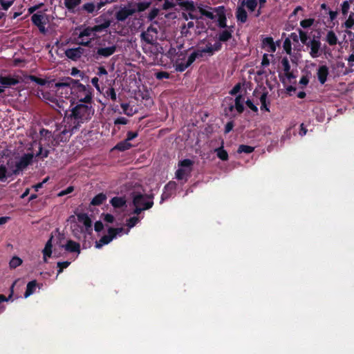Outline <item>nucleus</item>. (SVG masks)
Here are the masks:
<instances>
[{"instance_id": "nucleus-46", "label": "nucleus", "mask_w": 354, "mask_h": 354, "mask_svg": "<svg viewBox=\"0 0 354 354\" xmlns=\"http://www.w3.org/2000/svg\"><path fill=\"white\" fill-rule=\"evenodd\" d=\"M349 8H350V6H349L348 2L347 1H344L343 3L342 4V14L346 15L348 13Z\"/></svg>"}, {"instance_id": "nucleus-36", "label": "nucleus", "mask_w": 354, "mask_h": 354, "mask_svg": "<svg viewBox=\"0 0 354 354\" xmlns=\"http://www.w3.org/2000/svg\"><path fill=\"white\" fill-rule=\"evenodd\" d=\"M22 260L18 257H13L10 261L9 266L10 268H16L22 263Z\"/></svg>"}, {"instance_id": "nucleus-25", "label": "nucleus", "mask_w": 354, "mask_h": 354, "mask_svg": "<svg viewBox=\"0 0 354 354\" xmlns=\"http://www.w3.org/2000/svg\"><path fill=\"white\" fill-rule=\"evenodd\" d=\"M326 41L330 46L336 45L337 43V37L333 31L330 30L326 34Z\"/></svg>"}, {"instance_id": "nucleus-37", "label": "nucleus", "mask_w": 354, "mask_h": 354, "mask_svg": "<svg viewBox=\"0 0 354 354\" xmlns=\"http://www.w3.org/2000/svg\"><path fill=\"white\" fill-rule=\"evenodd\" d=\"M8 171L4 165H0V180L4 181L7 178Z\"/></svg>"}, {"instance_id": "nucleus-18", "label": "nucleus", "mask_w": 354, "mask_h": 354, "mask_svg": "<svg viewBox=\"0 0 354 354\" xmlns=\"http://www.w3.org/2000/svg\"><path fill=\"white\" fill-rule=\"evenodd\" d=\"M328 73V68L326 66L323 65L318 68L317 75L320 84H324L326 82Z\"/></svg>"}, {"instance_id": "nucleus-48", "label": "nucleus", "mask_w": 354, "mask_h": 354, "mask_svg": "<svg viewBox=\"0 0 354 354\" xmlns=\"http://www.w3.org/2000/svg\"><path fill=\"white\" fill-rule=\"evenodd\" d=\"M176 184L175 182H169L165 187V189L166 191H169V192L174 191L176 189Z\"/></svg>"}, {"instance_id": "nucleus-57", "label": "nucleus", "mask_w": 354, "mask_h": 354, "mask_svg": "<svg viewBox=\"0 0 354 354\" xmlns=\"http://www.w3.org/2000/svg\"><path fill=\"white\" fill-rule=\"evenodd\" d=\"M99 79L97 77H93L91 79L92 84L95 87L97 91H100V85L98 84Z\"/></svg>"}, {"instance_id": "nucleus-31", "label": "nucleus", "mask_w": 354, "mask_h": 354, "mask_svg": "<svg viewBox=\"0 0 354 354\" xmlns=\"http://www.w3.org/2000/svg\"><path fill=\"white\" fill-rule=\"evenodd\" d=\"M136 215V216H132L127 220V225L129 228H132L140 221L142 218H140L137 214Z\"/></svg>"}, {"instance_id": "nucleus-43", "label": "nucleus", "mask_w": 354, "mask_h": 354, "mask_svg": "<svg viewBox=\"0 0 354 354\" xmlns=\"http://www.w3.org/2000/svg\"><path fill=\"white\" fill-rule=\"evenodd\" d=\"M95 5L93 3H86L83 6L84 10L88 13H92L95 10Z\"/></svg>"}, {"instance_id": "nucleus-63", "label": "nucleus", "mask_w": 354, "mask_h": 354, "mask_svg": "<svg viewBox=\"0 0 354 354\" xmlns=\"http://www.w3.org/2000/svg\"><path fill=\"white\" fill-rule=\"evenodd\" d=\"M309 80L306 76H303L299 81V84L303 86H306L308 83Z\"/></svg>"}, {"instance_id": "nucleus-33", "label": "nucleus", "mask_w": 354, "mask_h": 354, "mask_svg": "<svg viewBox=\"0 0 354 354\" xmlns=\"http://www.w3.org/2000/svg\"><path fill=\"white\" fill-rule=\"evenodd\" d=\"M131 146L129 141L126 139L124 141L118 143L115 148L120 151H125L130 149Z\"/></svg>"}, {"instance_id": "nucleus-61", "label": "nucleus", "mask_w": 354, "mask_h": 354, "mask_svg": "<svg viewBox=\"0 0 354 354\" xmlns=\"http://www.w3.org/2000/svg\"><path fill=\"white\" fill-rule=\"evenodd\" d=\"M103 229V224L100 221H97L95 223V230L97 232H100Z\"/></svg>"}, {"instance_id": "nucleus-64", "label": "nucleus", "mask_w": 354, "mask_h": 354, "mask_svg": "<svg viewBox=\"0 0 354 354\" xmlns=\"http://www.w3.org/2000/svg\"><path fill=\"white\" fill-rule=\"evenodd\" d=\"M158 12V9H153V10H151L150 14H149L150 19H154L157 16Z\"/></svg>"}, {"instance_id": "nucleus-58", "label": "nucleus", "mask_w": 354, "mask_h": 354, "mask_svg": "<svg viewBox=\"0 0 354 354\" xmlns=\"http://www.w3.org/2000/svg\"><path fill=\"white\" fill-rule=\"evenodd\" d=\"M247 106L250 109H252V111H258V109L257 107L252 103V102L250 100H248L246 102H245Z\"/></svg>"}, {"instance_id": "nucleus-55", "label": "nucleus", "mask_w": 354, "mask_h": 354, "mask_svg": "<svg viewBox=\"0 0 354 354\" xmlns=\"http://www.w3.org/2000/svg\"><path fill=\"white\" fill-rule=\"evenodd\" d=\"M104 220L107 223H112L114 221V217L110 214H106L104 215Z\"/></svg>"}, {"instance_id": "nucleus-2", "label": "nucleus", "mask_w": 354, "mask_h": 354, "mask_svg": "<svg viewBox=\"0 0 354 354\" xmlns=\"http://www.w3.org/2000/svg\"><path fill=\"white\" fill-rule=\"evenodd\" d=\"M94 112L95 110L91 104H77L70 113L65 115L64 129L55 136L56 142L67 141L75 130L91 119Z\"/></svg>"}, {"instance_id": "nucleus-6", "label": "nucleus", "mask_w": 354, "mask_h": 354, "mask_svg": "<svg viewBox=\"0 0 354 354\" xmlns=\"http://www.w3.org/2000/svg\"><path fill=\"white\" fill-rule=\"evenodd\" d=\"M33 158L32 153H26L24 156L10 158L7 162L8 175H17L30 164Z\"/></svg>"}, {"instance_id": "nucleus-23", "label": "nucleus", "mask_w": 354, "mask_h": 354, "mask_svg": "<svg viewBox=\"0 0 354 354\" xmlns=\"http://www.w3.org/2000/svg\"><path fill=\"white\" fill-rule=\"evenodd\" d=\"M114 239L113 236L108 233L107 235L103 236L99 241L96 242L95 247L100 248L102 245L108 244Z\"/></svg>"}, {"instance_id": "nucleus-60", "label": "nucleus", "mask_w": 354, "mask_h": 354, "mask_svg": "<svg viewBox=\"0 0 354 354\" xmlns=\"http://www.w3.org/2000/svg\"><path fill=\"white\" fill-rule=\"evenodd\" d=\"M97 75L99 76H101L103 75H107V71L103 66H100L98 68Z\"/></svg>"}, {"instance_id": "nucleus-21", "label": "nucleus", "mask_w": 354, "mask_h": 354, "mask_svg": "<svg viewBox=\"0 0 354 354\" xmlns=\"http://www.w3.org/2000/svg\"><path fill=\"white\" fill-rule=\"evenodd\" d=\"M77 221L79 223L82 224L86 229H88L91 226V221L86 214H78Z\"/></svg>"}, {"instance_id": "nucleus-16", "label": "nucleus", "mask_w": 354, "mask_h": 354, "mask_svg": "<svg viewBox=\"0 0 354 354\" xmlns=\"http://www.w3.org/2000/svg\"><path fill=\"white\" fill-rule=\"evenodd\" d=\"M135 12V9L131 7H124L120 9L115 14V17L118 21H124L128 17Z\"/></svg>"}, {"instance_id": "nucleus-50", "label": "nucleus", "mask_w": 354, "mask_h": 354, "mask_svg": "<svg viewBox=\"0 0 354 354\" xmlns=\"http://www.w3.org/2000/svg\"><path fill=\"white\" fill-rule=\"evenodd\" d=\"M241 88V85L239 83L233 87V88L230 91V93L232 95H235L240 91Z\"/></svg>"}, {"instance_id": "nucleus-45", "label": "nucleus", "mask_w": 354, "mask_h": 354, "mask_svg": "<svg viewBox=\"0 0 354 354\" xmlns=\"http://www.w3.org/2000/svg\"><path fill=\"white\" fill-rule=\"evenodd\" d=\"M313 21H314V20L313 19H304L300 22V25L303 28H306L311 26L313 24Z\"/></svg>"}, {"instance_id": "nucleus-22", "label": "nucleus", "mask_w": 354, "mask_h": 354, "mask_svg": "<svg viewBox=\"0 0 354 354\" xmlns=\"http://www.w3.org/2000/svg\"><path fill=\"white\" fill-rule=\"evenodd\" d=\"M19 81L15 78L10 77H0V84L3 86L8 87L10 86L16 85Z\"/></svg>"}, {"instance_id": "nucleus-10", "label": "nucleus", "mask_w": 354, "mask_h": 354, "mask_svg": "<svg viewBox=\"0 0 354 354\" xmlns=\"http://www.w3.org/2000/svg\"><path fill=\"white\" fill-rule=\"evenodd\" d=\"M64 248L66 251L68 252H77V253L80 252V245L79 243L69 240L67 241L66 244H63L61 241V239L59 241H57V243L54 245V254L55 257H59L61 255L60 250Z\"/></svg>"}, {"instance_id": "nucleus-42", "label": "nucleus", "mask_w": 354, "mask_h": 354, "mask_svg": "<svg viewBox=\"0 0 354 354\" xmlns=\"http://www.w3.org/2000/svg\"><path fill=\"white\" fill-rule=\"evenodd\" d=\"M347 28H351L354 26V14L352 13L349 15L348 18L344 24Z\"/></svg>"}, {"instance_id": "nucleus-41", "label": "nucleus", "mask_w": 354, "mask_h": 354, "mask_svg": "<svg viewBox=\"0 0 354 354\" xmlns=\"http://www.w3.org/2000/svg\"><path fill=\"white\" fill-rule=\"evenodd\" d=\"M266 99H267V93H263L260 97V102L261 104V109H264L268 111L269 109L267 107Z\"/></svg>"}, {"instance_id": "nucleus-44", "label": "nucleus", "mask_w": 354, "mask_h": 354, "mask_svg": "<svg viewBox=\"0 0 354 354\" xmlns=\"http://www.w3.org/2000/svg\"><path fill=\"white\" fill-rule=\"evenodd\" d=\"M70 263H71L68 261L58 262L57 266L59 267V269L58 270L57 275L62 272L64 268H66L70 265Z\"/></svg>"}, {"instance_id": "nucleus-20", "label": "nucleus", "mask_w": 354, "mask_h": 354, "mask_svg": "<svg viewBox=\"0 0 354 354\" xmlns=\"http://www.w3.org/2000/svg\"><path fill=\"white\" fill-rule=\"evenodd\" d=\"M53 236L50 238V239L47 241L46 243L45 248L43 250V254H44V261L45 262L47 261V257H50L53 252Z\"/></svg>"}, {"instance_id": "nucleus-52", "label": "nucleus", "mask_w": 354, "mask_h": 354, "mask_svg": "<svg viewBox=\"0 0 354 354\" xmlns=\"http://www.w3.org/2000/svg\"><path fill=\"white\" fill-rule=\"evenodd\" d=\"M175 5H176L175 3H174L172 1H169V0H165L164 4L162 5V8H163V9L167 10V9L174 7Z\"/></svg>"}, {"instance_id": "nucleus-11", "label": "nucleus", "mask_w": 354, "mask_h": 354, "mask_svg": "<svg viewBox=\"0 0 354 354\" xmlns=\"http://www.w3.org/2000/svg\"><path fill=\"white\" fill-rule=\"evenodd\" d=\"M143 51L155 61L159 54L162 53V46L157 42L145 43L142 46Z\"/></svg>"}, {"instance_id": "nucleus-54", "label": "nucleus", "mask_w": 354, "mask_h": 354, "mask_svg": "<svg viewBox=\"0 0 354 354\" xmlns=\"http://www.w3.org/2000/svg\"><path fill=\"white\" fill-rule=\"evenodd\" d=\"M48 155V151L44 150L41 146H39V151L37 153V156H41L42 158H46Z\"/></svg>"}, {"instance_id": "nucleus-34", "label": "nucleus", "mask_w": 354, "mask_h": 354, "mask_svg": "<svg viewBox=\"0 0 354 354\" xmlns=\"http://www.w3.org/2000/svg\"><path fill=\"white\" fill-rule=\"evenodd\" d=\"M217 156L222 160H227L228 158V154L225 150L223 149V147L216 149Z\"/></svg>"}, {"instance_id": "nucleus-26", "label": "nucleus", "mask_w": 354, "mask_h": 354, "mask_svg": "<svg viewBox=\"0 0 354 354\" xmlns=\"http://www.w3.org/2000/svg\"><path fill=\"white\" fill-rule=\"evenodd\" d=\"M263 45L264 47H268V50L274 53L276 50V46L274 44L273 39L271 37H266L263 40Z\"/></svg>"}, {"instance_id": "nucleus-12", "label": "nucleus", "mask_w": 354, "mask_h": 354, "mask_svg": "<svg viewBox=\"0 0 354 354\" xmlns=\"http://www.w3.org/2000/svg\"><path fill=\"white\" fill-rule=\"evenodd\" d=\"M158 28L153 26H150L147 30L141 34L142 39L145 43L157 42Z\"/></svg>"}, {"instance_id": "nucleus-9", "label": "nucleus", "mask_w": 354, "mask_h": 354, "mask_svg": "<svg viewBox=\"0 0 354 354\" xmlns=\"http://www.w3.org/2000/svg\"><path fill=\"white\" fill-rule=\"evenodd\" d=\"M194 162L189 159H185L178 162V169L176 171V178L178 180H187V177L192 171Z\"/></svg>"}, {"instance_id": "nucleus-17", "label": "nucleus", "mask_w": 354, "mask_h": 354, "mask_svg": "<svg viewBox=\"0 0 354 354\" xmlns=\"http://www.w3.org/2000/svg\"><path fill=\"white\" fill-rule=\"evenodd\" d=\"M84 53V50L81 47L69 48L65 51L66 57L73 60H77Z\"/></svg>"}, {"instance_id": "nucleus-40", "label": "nucleus", "mask_w": 354, "mask_h": 354, "mask_svg": "<svg viewBox=\"0 0 354 354\" xmlns=\"http://www.w3.org/2000/svg\"><path fill=\"white\" fill-rule=\"evenodd\" d=\"M124 232V229L122 227L118 228H110L109 234L113 236L115 238L118 235L120 236Z\"/></svg>"}, {"instance_id": "nucleus-30", "label": "nucleus", "mask_w": 354, "mask_h": 354, "mask_svg": "<svg viewBox=\"0 0 354 354\" xmlns=\"http://www.w3.org/2000/svg\"><path fill=\"white\" fill-rule=\"evenodd\" d=\"M65 6L69 10H72L75 7L80 5L81 0H64Z\"/></svg>"}, {"instance_id": "nucleus-51", "label": "nucleus", "mask_w": 354, "mask_h": 354, "mask_svg": "<svg viewBox=\"0 0 354 354\" xmlns=\"http://www.w3.org/2000/svg\"><path fill=\"white\" fill-rule=\"evenodd\" d=\"M13 287H14V284L11 287V293L8 297H6L3 295H0V303L2 301H7L10 299V298L12 297V294H13Z\"/></svg>"}, {"instance_id": "nucleus-28", "label": "nucleus", "mask_w": 354, "mask_h": 354, "mask_svg": "<svg viewBox=\"0 0 354 354\" xmlns=\"http://www.w3.org/2000/svg\"><path fill=\"white\" fill-rule=\"evenodd\" d=\"M106 199V196L102 193L95 196L91 201V205H99L102 204Z\"/></svg>"}, {"instance_id": "nucleus-39", "label": "nucleus", "mask_w": 354, "mask_h": 354, "mask_svg": "<svg viewBox=\"0 0 354 354\" xmlns=\"http://www.w3.org/2000/svg\"><path fill=\"white\" fill-rule=\"evenodd\" d=\"M283 47L284 50L286 52L287 54L290 55L291 54V41L289 39H286L283 44Z\"/></svg>"}, {"instance_id": "nucleus-59", "label": "nucleus", "mask_w": 354, "mask_h": 354, "mask_svg": "<svg viewBox=\"0 0 354 354\" xmlns=\"http://www.w3.org/2000/svg\"><path fill=\"white\" fill-rule=\"evenodd\" d=\"M137 136H138V133L136 132L129 131L127 133V140L130 141V140L134 139L135 138H136Z\"/></svg>"}, {"instance_id": "nucleus-14", "label": "nucleus", "mask_w": 354, "mask_h": 354, "mask_svg": "<svg viewBox=\"0 0 354 354\" xmlns=\"http://www.w3.org/2000/svg\"><path fill=\"white\" fill-rule=\"evenodd\" d=\"M116 48V46L113 44L109 46H102L100 44L96 51V57L97 59L102 57H108L115 53Z\"/></svg>"}, {"instance_id": "nucleus-3", "label": "nucleus", "mask_w": 354, "mask_h": 354, "mask_svg": "<svg viewBox=\"0 0 354 354\" xmlns=\"http://www.w3.org/2000/svg\"><path fill=\"white\" fill-rule=\"evenodd\" d=\"M265 3L266 0H239L235 12L237 22L244 24L247 21L248 15L245 10L246 8L250 13H254V17H259Z\"/></svg>"}, {"instance_id": "nucleus-8", "label": "nucleus", "mask_w": 354, "mask_h": 354, "mask_svg": "<svg viewBox=\"0 0 354 354\" xmlns=\"http://www.w3.org/2000/svg\"><path fill=\"white\" fill-rule=\"evenodd\" d=\"M221 48V43L219 41L207 42L204 46H200L196 51L192 53V55L196 59L201 57L204 55H212L215 52L218 51Z\"/></svg>"}, {"instance_id": "nucleus-27", "label": "nucleus", "mask_w": 354, "mask_h": 354, "mask_svg": "<svg viewBox=\"0 0 354 354\" xmlns=\"http://www.w3.org/2000/svg\"><path fill=\"white\" fill-rule=\"evenodd\" d=\"M235 108L237 111L238 113H241L244 110V106H243V102H244V99L243 98L242 95H238L236 99H235Z\"/></svg>"}, {"instance_id": "nucleus-5", "label": "nucleus", "mask_w": 354, "mask_h": 354, "mask_svg": "<svg viewBox=\"0 0 354 354\" xmlns=\"http://www.w3.org/2000/svg\"><path fill=\"white\" fill-rule=\"evenodd\" d=\"M110 24V21L106 20L101 24L84 28L79 34L78 44L82 46H88L91 42L96 38V34L106 30Z\"/></svg>"}, {"instance_id": "nucleus-4", "label": "nucleus", "mask_w": 354, "mask_h": 354, "mask_svg": "<svg viewBox=\"0 0 354 354\" xmlns=\"http://www.w3.org/2000/svg\"><path fill=\"white\" fill-rule=\"evenodd\" d=\"M198 10L201 15V17L217 22L220 28L227 27L226 11L223 6L211 7L207 5L200 4L198 6Z\"/></svg>"}, {"instance_id": "nucleus-19", "label": "nucleus", "mask_w": 354, "mask_h": 354, "mask_svg": "<svg viewBox=\"0 0 354 354\" xmlns=\"http://www.w3.org/2000/svg\"><path fill=\"white\" fill-rule=\"evenodd\" d=\"M196 60V58L192 55V53L189 56L186 62H176V71L179 72L184 71L187 68H188L194 61Z\"/></svg>"}, {"instance_id": "nucleus-53", "label": "nucleus", "mask_w": 354, "mask_h": 354, "mask_svg": "<svg viewBox=\"0 0 354 354\" xmlns=\"http://www.w3.org/2000/svg\"><path fill=\"white\" fill-rule=\"evenodd\" d=\"M30 79L39 85H44L46 84V80L35 76H30Z\"/></svg>"}, {"instance_id": "nucleus-13", "label": "nucleus", "mask_w": 354, "mask_h": 354, "mask_svg": "<svg viewBox=\"0 0 354 354\" xmlns=\"http://www.w3.org/2000/svg\"><path fill=\"white\" fill-rule=\"evenodd\" d=\"M32 23L37 26L41 32H46L45 25L48 21V17L43 13H36L31 17Z\"/></svg>"}, {"instance_id": "nucleus-49", "label": "nucleus", "mask_w": 354, "mask_h": 354, "mask_svg": "<svg viewBox=\"0 0 354 354\" xmlns=\"http://www.w3.org/2000/svg\"><path fill=\"white\" fill-rule=\"evenodd\" d=\"M156 77L158 80H162L164 78L167 79V78H169V74L167 72L162 71V72L157 73L156 74Z\"/></svg>"}, {"instance_id": "nucleus-56", "label": "nucleus", "mask_w": 354, "mask_h": 354, "mask_svg": "<svg viewBox=\"0 0 354 354\" xmlns=\"http://www.w3.org/2000/svg\"><path fill=\"white\" fill-rule=\"evenodd\" d=\"M127 122V120L124 117L118 118L115 120V124H126Z\"/></svg>"}, {"instance_id": "nucleus-62", "label": "nucleus", "mask_w": 354, "mask_h": 354, "mask_svg": "<svg viewBox=\"0 0 354 354\" xmlns=\"http://www.w3.org/2000/svg\"><path fill=\"white\" fill-rule=\"evenodd\" d=\"M233 123L232 122H229L225 125V132L229 133L233 129Z\"/></svg>"}, {"instance_id": "nucleus-38", "label": "nucleus", "mask_w": 354, "mask_h": 354, "mask_svg": "<svg viewBox=\"0 0 354 354\" xmlns=\"http://www.w3.org/2000/svg\"><path fill=\"white\" fill-rule=\"evenodd\" d=\"M281 65H282L284 73L290 71V65L289 64V61L287 57L282 58Z\"/></svg>"}, {"instance_id": "nucleus-15", "label": "nucleus", "mask_w": 354, "mask_h": 354, "mask_svg": "<svg viewBox=\"0 0 354 354\" xmlns=\"http://www.w3.org/2000/svg\"><path fill=\"white\" fill-rule=\"evenodd\" d=\"M307 47L310 48V55L313 58L318 57L320 55L321 42L317 39H311L306 44Z\"/></svg>"}, {"instance_id": "nucleus-29", "label": "nucleus", "mask_w": 354, "mask_h": 354, "mask_svg": "<svg viewBox=\"0 0 354 354\" xmlns=\"http://www.w3.org/2000/svg\"><path fill=\"white\" fill-rule=\"evenodd\" d=\"M111 203L114 207H121L126 203V201L122 197H114L111 200Z\"/></svg>"}, {"instance_id": "nucleus-7", "label": "nucleus", "mask_w": 354, "mask_h": 354, "mask_svg": "<svg viewBox=\"0 0 354 354\" xmlns=\"http://www.w3.org/2000/svg\"><path fill=\"white\" fill-rule=\"evenodd\" d=\"M133 205L135 207L133 214L139 215L142 211L150 209L153 205L151 196L140 193H134L132 196Z\"/></svg>"}, {"instance_id": "nucleus-1", "label": "nucleus", "mask_w": 354, "mask_h": 354, "mask_svg": "<svg viewBox=\"0 0 354 354\" xmlns=\"http://www.w3.org/2000/svg\"><path fill=\"white\" fill-rule=\"evenodd\" d=\"M51 92L42 93L43 99L58 111L66 109L68 100L71 104L75 103L91 104L92 88L71 77L62 79L51 86Z\"/></svg>"}, {"instance_id": "nucleus-47", "label": "nucleus", "mask_w": 354, "mask_h": 354, "mask_svg": "<svg viewBox=\"0 0 354 354\" xmlns=\"http://www.w3.org/2000/svg\"><path fill=\"white\" fill-rule=\"evenodd\" d=\"M106 95L108 97H110V98L113 100V101H115L116 100V93H115V91L114 90V88H109L107 91H106Z\"/></svg>"}, {"instance_id": "nucleus-24", "label": "nucleus", "mask_w": 354, "mask_h": 354, "mask_svg": "<svg viewBox=\"0 0 354 354\" xmlns=\"http://www.w3.org/2000/svg\"><path fill=\"white\" fill-rule=\"evenodd\" d=\"M36 287H37V282L35 280L30 281L27 284L26 290L24 293V297L27 298L29 296H30L31 295H32L36 290Z\"/></svg>"}, {"instance_id": "nucleus-32", "label": "nucleus", "mask_w": 354, "mask_h": 354, "mask_svg": "<svg viewBox=\"0 0 354 354\" xmlns=\"http://www.w3.org/2000/svg\"><path fill=\"white\" fill-rule=\"evenodd\" d=\"M232 37V33L227 30H225L220 32L218 35V41H226L229 40Z\"/></svg>"}, {"instance_id": "nucleus-35", "label": "nucleus", "mask_w": 354, "mask_h": 354, "mask_svg": "<svg viewBox=\"0 0 354 354\" xmlns=\"http://www.w3.org/2000/svg\"><path fill=\"white\" fill-rule=\"evenodd\" d=\"M254 150V148L251 146L241 145L239 147L238 149V153H250Z\"/></svg>"}]
</instances>
